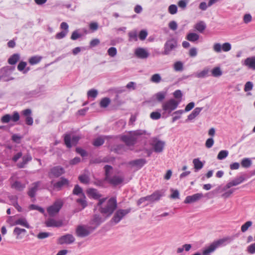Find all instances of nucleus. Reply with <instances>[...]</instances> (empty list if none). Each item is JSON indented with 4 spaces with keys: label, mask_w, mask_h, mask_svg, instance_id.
<instances>
[{
    "label": "nucleus",
    "mask_w": 255,
    "mask_h": 255,
    "mask_svg": "<svg viewBox=\"0 0 255 255\" xmlns=\"http://www.w3.org/2000/svg\"><path fill=\"white\" fill-rule=\"evenodd\" d=\"M106 200V198L100 199L97 206L99 207V211L101 213L109 217L117 207V200L116 197H112L109 199L105 205H103Z\"/></svg>",
    "instance_id": "f257e3e1"
},
{
    "label": "nucleus",
    "mask_w": 255,
    "mask_h": 255,
    "mask_svg": "<svg viewBox=\"0 0 255 255\" xmlns=\"http://www.w3.org/2000/svg\"><path fill=\"white\" fill-rule=\"evenodd\" d=\"M146 133L145 130L141 129L130 131L128 135H122L121 139L127 145L132 146L135 144L136 140L140 136L145 134Z\"/></svg>",
    "instance_id": "f03ea898"
},
{
    "label": "nucleus",
    "mask_w": 255,
    "mask_h": 255,
    "mask_svg": "<svg viewBox=\"0 0 255 255\" xmlns=\"http://www.w3.org/2000/svg\"><path fill=\"white\" fill-rule=\"evenodd\" d=\"M232 241V238L227 237L218 240L213 242L209 246L205 248L203 251V255H208L210 253L214 252L217 248L221 246L226 245L227 244L230 243Z\"/></svg>",
    "instance_id": "7ed1b4c3"
},
{
    "label": "nucleus",
    "mask_w": 255,
    "mask_h": 255,
    "mask_svg": "<svg viewBox=\"0 0 255 255\" xmlns=\"http://www.w3.org/2000/svg\"><path fill=\"white\" fill-rule=\"evenodd\" d=\"M179 104V102L176 101L174 99H170L163 103L162 105V115H169L172 111L178 107Z\"/></svg>",
    "instance_id": "20e7f679"
},
{
    "label": "nucleus",
    "mask_w": 255,
    "mask_h": 255,
    "mask_svg": "<svg viewBox=\"0 0 255 255\" xmlns=\"http://www.w3.org/2000/svg\"><path fill=\"white\" fill-rule=\"evenodd\" d=\"M177 47V42L174 38H171L166 41L164 46L163 55H169L170 52Z\"/></svg>",
    "instance_id": "39448f33"
},
{
    "label": "nucleus",
    "mask_w": 255,
    "mask_h": 255,
    "mask_svg": "<svg viewBox=\"0 0 255 255\" xmlns=\"http://www.w3.org/2000/svg\"><path fill=\"white\" fill-rule=\"evenodd\" d=\"M63 206V203L60 200L56 201L53 205L49 207L47 211L50 217L55 216L61 209Z\"/></svg>",
    "instance_id": "423d86ee"
},
{
    "label": "nucleus",
    "mask_w": 255,
    "mask_h": 255,
    "mask_svg": "<svg viewBox=\"0 0 255 255\" xmlns=\"http://www.w3.org/2000/svg\"><path fill=\"white\" fill-rule=\"evenodd\" d=\"M130 208L127 209H119L115 212L112 219V221L117 224L119 223L124 217L130 213Z\"/></svg>",
    "instance_id": "0eeeda50"
},
{
    "label": "nucleus",
    "mask_w": 255,
    "mask_h": 255,
    "mask_svg": "<svg viewBox=\"0 0 255 255\" xmlns=\"http://www.w3.org/2000/svg\"><path fill=\"white\" fill-rule=\"evenodd\" d=\"M150 144L152 146L154 151L159 153L163 151L165 142L158 139L156 137H153L151 139Z\"/></svg>",
    "instance_id": "6e6552de"
},
{
    "label": "nucleus",
    "mask_w": 255,
    "mask_h": 255,
    "mask_svg": "<svg viewBox=\"0 0 255 255\" xmlns=\"http://www.w3.org/2000/svg\"><path fill=\"white\" fill-rule=\"evenodd\" d=\"M231 44L229 42H226L222 45L219 43H215L213 47L214 51L217 53L221 52L222 50L224 52H228L231 49Z\"/></svg>",
    "instance_id": "1a4fd4ad"
},
{
    "label": "nucleus",
    "mask_w": 255,
    "mask_h": 255,
    "mask_svg": "<svg viewBox=\"0 0 255 255\" xmlns=\"http://www.w3.org/2000/svg\"><path fill=\"white\" fill-rule=\"evenodd\" d=\"M65 172L64 169L60 166H54L51 168L48 173L49 178L59 177Z\"/></svg>",
    "instance_id": "9d476101"
},
{
    "label": "nucleus",
    "mask_w": 255,
    "mask_h": 255,
    "mask_svg": "<svg viewBox=\"0 0 255 255\" xmlns=\"http://www.w3.org/2000/svg\"><path fill=\"white\" fill-rule=\"evenodd\" d=\"M90 233L89 228L83 225L78 226L76 230L77 236L80 238L86 237L89 235Z\"/></svg>",
    "instance_id": "9b49d317"
},
{
    "label": "nucleus",
    "mask_w": 255,
    "mask_h": 255,
    "mask_svg": "<svg viewBox=\"0 0 255 255\" xmlns=\"http://www.w3.org/2000/svg\"><path fill=\"white\" fill-rule=\"evenodd\" d=\"M80 138L81 137L78 135H74L71 137L70 134H68L65 135L64 140L66 146L68 148H71L72 147L71 141L72 140L73 144L76 145Z\"/></svg>",
    "instance_id": "f8f14e48"
},
{
    "label": "nucleus",
    "mask_w": 255,
    "mask_h": 255,
    "mask_svg": "<svg viewBox=\"0 0 255 255\" xmlns=\"http://www.w3.org/2000/svg\"><path fill=\"white\" fill-rule=\"evenodd\" d=\"M75 241V239L74 237L72 235L69 234L62 236L58 239L59 244L60 245L71 244L74 243Z\"/></svg>",
    "instance_id": "ddd939ff"
},
{
    "label": "nucleus",
    "mask_w": 255,
    "mask_h": 255,
    "mask_svg": "<svg viewBox=\"0 0 255 255\" xmlns=\"http://www.w3.org/2000/svg\"><path fill=\"white\" fill-rule=\"evenodd\" d=\"M204 197L201 193H198L191 196H188L186 197L184 202L185 204H191L197 202Z\"/></svg>",
    "instance_id": "4468645a"
},
{
    "label": "nucleus",
    "mask_w": 255,
    "mask_h": 255,
    "mask_svg": "<svg viewBox=\"0 0 255 255\" xmlns=\"http://www.w3.org/2000/svg\"><path fill=\"white\" fill-rule=\"evenodd\" d=\"M245 180V178L241 176L238 177L233 181L228 182L223 188V191H225L228 189L230 188L232 186H237L241 183H242Z\"/></svg>",
    "instance_id": "2eb2a0df"
},
{
    "label": "nucleus",
    "mask_w": 255,
    "mask_h": 255,
    "mask_svg": "<svg viewBox=\"0 0 255 255\" xmlns=\"http://www.w3.org/2000/svg\"><path fill=\"white\" fill-rule=\"evenodd\" d=\"M69 184V181L64 178L61 177L59 181L53 183V188L57 191L61 190L64 186H68Z\"/></svg>",
    "instance_id": "dca6fc26"
},
{
    "label": "nucleus",
    "mask_w": 255,
    "mask_h": 255,
    "mask_svg": "<svg viewBox=\"0 0 255 255\" xmlns=\"http://www.w3.org/2000/svg\"><path fill=\"white\" fill-rule=\"evenodd\" d=\"M47 227H60L63 225L62 220H56L53 218H48L45 222Z\"/></svg>",
    "instance_id": "f3484780"
},
{
    "label": "nucleus",
    "mask_w": 255,
    "mask_h": 255,
    "mask_svg": "<svg viewBox=\"0 0 255 255\" xmlns=\"http://www.w3.org/2000/svg\"><path fill=\"white\" fill-rule=\"evenodd\" d=\"M146 163V160L143 158L133 160L128 162V164L131 166L136 167L137 169H140Z\"/></svg>",
    "instance_id": "a211bd4d"
},
{
    "label": "nucleus",
    "mask_w": 255,
    "mask_h": 255,
    "mask_svg": "<svg viewBox=\"0 0 255 255\" xmlns=\"http://www.w3.org/2000/svg\"><path fill=\"white\" fill-rule=\"evenodd\" d=\"M23 115L26 117L25 123L28 126H32L33 125V120L32 117L31 116V110L29 109H27L22 111Z\"/></svg>",
    "instance_id": "6ab92c4d"
},
{
    "label": "nucleus",
    "mask_w": 255,
    "mask_h": 255,
    "mask_svg": "<svg viewBox=\"0 0 255 255\" xmlns=\"http://www.w3.org/2000/svg\"><path fill=\"white\" fill-rule=\"evenodd\" d=\"M41 182L40 181H37L32 184L31 187L29 188L28 191V195L31 198L34 197L35 193L38 190V187L39 186Z\"/></svg>",
    "instance_id": "aec40b11"
},
{
    "label": "nucleus",
    "mask_w": 255,
    "mask_h": 255,
    "mask_svg": "<svg viewBox=\"0 0 255 255\" xmlns=\"http://www.w3.org/2000/svg\"><path fill=\"white\" fill-rule=\"evenodd\" d=\"M135 55L140 59H145L149 56V53L143 48H137L135 50Z\"/></svg>",
    "instance_id": "412c9836"
},
{
    "label": "nucleus",
    "mask_w": 255,
    "mask_h": 255,
    "mask_svg": "<svg viewBox=\"0 0 255 255\" xmlns=\"http://www.w3.org/2000/svg\"><path fill=\"white\" fill-rule=\"evenodd\" d=\"M109 183L116 186L121 184L124 181V178L119 176H114L113 177H109L106 180Z\"/></svg>",
    "instance_id": "4be33fe9"
},
{
    "label": "nucleus",
    "mask_w": 255,
    "mask_h": 255,
    "mask_svg": "<svg viewBox=\"0 0 255 255\" xmlns=\"http://www.w3.org/2000/svg\"><path fill=\"white\" fill-rule=\"evenodd\" d=\"M22 161L19 162L17 164V166L19 168H23L25 167V165L32 160L31 156L27 153L26 155L22 156Z\"/></svg>",
    "instance_id": "5701e85b"
},
{
    "label": "nucleus",
    "mask_w": 255,
    "mask_h": 255,
    "mask_svg": "<svg viewBox=\"0 0 255 255\" xmlns=\"http://www.w3.org/2000/svg\"><path fill=\"white\" fill-rule=\"evenodd\" d=\"M244 65L250 69L255 70V57H248L246 59Z\"/></svg>",
    "instance_id": "b1692460"
},
{
    "label": "nucleus",
    "mask_w": 255,
    "mask_h": 255,
    "mask_svg": "<svg viewBox=\"0 0 255 255\" xmlns=\"http://www.w3.org/2000/svg\"><path fill=\"white\" fill-rule=\"evenodd\" d=\"M210 72V69L208 67L204 68L201 71L198 72L193 75L198 78H204L207 77Z\"/></svg>",
    "instance_id": "393cba45"
},
{
    "label": "nucleus",
    "mask_w": 255,
    "mask_h": 255,
    "mask_svg": "<svg viewBox=\"0 0 255 255\" xmlns=\"http://www.w3.org/2000/svg\"><path fill=\"white\" fill-rule=\"evenodd\" d=\"M87 194L95 199H98L101 197V195L98 190L94 188H90L87 191Z\"/></svg>",
    "instance_id": "a878e982"
},
{
    "label": "nucleus",
    "mask_w": 255,
    "mask_h": 255,
    "mask_svg": "<svg viewBox=\"0 0 255 255\" xmlns=\"http://www.w3.org/2000/svg\"><path fill=\"white\" fill-rule=\"evenodd\" d=\"M19 225L27 228H29L30 226L27 220L24 218H21L16 220L13 223V225Z\"/></svg>",
    "instance_id": "bb28decb"
},
{
    "label": "nucleus",
    "mask_w": 255,
    "mask_h": 255,
    "mask_svg": "<svg viewBox=\"0 0 255 255\" xmlns=\"http://www.w3.org/2000/svg\"><path fill=\"white\" fill-rule=\"evenodd\" d=\"M187 40L191 42H195L197 41L199 38V35L195 33H189L186 37Z\"/></svg>",
    "instance_id": "cd10ccee"
},
{
    "label": "nucleus",
    "mask_w": 255,
    "mask_h": 255,
    "mask_svg": "<svg viewBox=\"0 0 255 255\" xmlns=\"http://www.w3.org/2000/svg\"><path fill=\"white\" fill-rule=\"evenodd\" d=\"M206 24L203 21L197 23L194 26V28L200 33H202L206 29Z\"/></svg>",
    "instance_id": "c85d7f7f"
},
{
    "label": "nucleus",
    "mask_w": 255,
    "mask_h": 255,
    "mask_svg": "<svg viewBox=\"0 0 255 255\" xmlns=\"http://www.w3.org/2000/svg\"><path fill=\"white\" fill-rule=\"evenodd\" d=\"M19 59V55L17 53H15L11 55L8 59V62L10 65H14Z\"/></svg>",
    "instance_id": "c756f323"
},
{
    "label": "nucleus",
    "mask_w": 255,
    "mask_h": 255,
    "mask_svg": "<svg viewBox=\"0 0 255 255\" xmlns=\"http://www.w3.org/2000/svg\"><path fill=\"white\" fill-rule=\"evenodd\" d=\"M194 168L196 170H199L203 167V163L199 160V158H195L193 160Z\"/></svg>",
    "instance_id": "7c9ffc66"
},
{
    "label": "nucleus",
    "mask_w": 255,
    "mask_h": 255,
    "mask_svg": "<svg viewBox=\"0 0 255 255\" xmlns=\"http://www.w3.org/2000/svg\"><path fill=\"white\" fill-rule=\"evenodd\" d=\"M150 196V198H151V202H153L159 200L160 197L162 196V194L160 191H156Z\"/></svg>",
    "instance_id": "2f4dec72"
},
{
    "label": "nucleus",
    "mask_w": 255,
    "mask_h": 255,
    "mask_svg": "<svg viewBox=\"0 0 255 255\" xmlns=\"http://www.w3.org/2000/svg\"><path fill=\"white\" fill-rule=\"evenodd\" d=\"M9 199L11 201L12 205L17 210L18 212L22 211L21 207L18 205L16 198L13 196L9 197Z\"/></svg>",
    "instance_id": "473e14b6"
},
{
    "label": "nucleus",
    "mask_w": 255,
    "mask_h": 255,
    "mask_svg": "<svg viewBox=\"0 0 255 255\" xmlns=\"http://www.w3.org/2000/svg\"><path fill=\"white\" fill-rule=\"evenodd\" d=\"M25 186L24 184H23L19 181H15L11 185V187L12 188L15 189L18 191L22 190L25 188Z\"/></svg>",
    "instance_id": "72a5a7b5"
},
{
    "label": "nucleus",
    "mask_w": 255,
    "mask_h": 255,
    "mask_svg": "<svg viewBox=\"0 0 255 255\" xmlns=\"http://www.w3.org/2000/svg\"><path fill=\"white\" fill-rule=\"evenodd\" d=\"M252 165V160L249 158H245L242 159L241 165L244 168H249Z\"/></svg>",
    "instance_id": "f704fd0d"
},
{
    "label": "nucleus",
    "mask_w": 255,
    "mask_h": 255,
    "mask_svg": "<svg viewBox=\"0 0 255 255\" xmlns=\"http://www.w3.org/2000/svg\"><path fill=\"white\" fill-rule=\"evenodd\" d=\"M78 179L81 183L85 184H88L90 181L89 177L85 174L80 175L78 177Z\"/></svg>",
    "instance_id": "c9c22d12"
},
{
    "label": "nucleus",
    "mask_w": 255,
    "mask_h": 255,
    "mask_svg": "<svg viewBox=\"0 0 255 255\" xmlns=\"http://www.w3.org/2000/svg\"><path fill=\"white\" fill-rule=\"evenodd\" d=\"M183 113H184V111L182 110H179L176 111L174 112V113H173L172 115H176V116H175L174 117H173L172 118V122L174 123L176 121H177V120L180 119L181 118V115Z\"/></svg>",
    "instance_id": "e433bc0d"
},
{
    "label": "nucleus",
    "mask_w": 255,
    "mask_h": 255,
    "mask_svg": "<svg viewBox=\"0 0 255 255\" xmlns=\"http://www.w3.org/2000/svg\"><path fill=\"white\" fill-rule=\"evenodd\" d=\"M41 56H34L30 57L29 59V62L31 65H34L38 63L41 60Z\"/></svg>",
    "instance_id": "4c0bfd02"
},
{
    "label": "nucleus",
    "mask_w": 255,
    "mask_h": 255,
    "mask_svg": "<svg viewBox=\"0 0 255 255\" xmlns=\"http://www.w3.org/2000/svg\"><path fill=\"white\" fill-rule=\"evenodd\" d=\"M110 102L111 100L109 98H104L101 100L100 106L101 108H106L109 106Z\"/></svg>",
    "instance_id": "58836bf2"
},
{
    "label": "nucleus",
    "mask_w": 255,
    "mask_h": 255,
    "mask_svg": "<svg viewBox=\"0 0 255 255\" xmlns=\"http://www.w3.org/2000/svg\"><path fill=\"white\" fill-rule=\"evenodd\" d=\"M229 154V152L228 150H223L220 151L218 155H217V159L219 160H223L226 158Z\"/></svg>",
    "instance_id": "ea45409f"
},
{
    "label": "nucleus",
    "mask_w": 255,
    "mask_h": 255,
    "mask_svg": "<svg viewBox=\"0 0 255 255\" xmlns=\"http://www.w3.org/2000/svg\"><path fill=\"white\" fill-rule=\"evenodd\" d=\"M150 81L155 83H159L161 81V77L159 74H154L150 78Z\"/></svg>",
    "instance_id": "a19ab883"
},
{
    "label": "nucleus",
    "mask_w": 255,
    "mask_h": 255,
    "mask_svg": "<svg viewBox=\"0 0 255 255\" xmlns=\"http://www.w3.org/2000/svg\"><path fill=\"white\" fill-rule=\"evenodd\" d=\"M73 194L76 195H79L80 194H82L83 195V189L78 184L75 185L74 188L73 190Z\"/></svg>",
    "instance_id": "79ce46f5"
},
{
    "label": "nucleus",
    "mask_w": 255,
    "mask_h": 255,
    "mask_svg": "<svg viewBox=\"0 0 255 255\" xmlns=\"http://www.w3.org/2000/svg\"><path fill=\"white\" fill-rule=\"evenodd\" d=\"M105 171V180L110 177V172L113 169V167L111 165H106L104 166Z\"/></svg>",
    "instance_id": "37998d69"
},
{
    "label": "nucleus",
    "mask_w": 255,
    "mask_h": 255,
    "mask_svg": "<svg viewBox=\"0 0 255 255\" xmlns=\"http://www.w3.org/2000/svg\"><path fill=\"white\" fill-rule=\"evenodd\" d=\"M222 72L220 67H215L212 70V75L215 77H218L221 76Z\"/></svg>",
    "instance_id": "c03bdc74"
},
{
    "label": "nucleus",
    "mask_w": 255,
    "mask_h": 255,
    "mask_svg": "<svg viewBox=\"0 0 255 255\" xmlns=\"http://www.w3.org/2000/svg\"><path fill=\"white\" fill-rule=\"evenodd\" d=\"M98 92L97 90L93 89L89 90L87 92V96L88 98H92L95 99L97 97Z\"/></svg>",
    "instance_id": "a18cd8bd"
},
{
    "label": "nucleus",
    "mask_w": 255,
    "mask_h": 255,
    "mask_svg": "<svg viewBox=\"0 0 255 255\" xmlns=\"http://www.w3.org/2000/svg\"><path fill=\"white\" fill-rule=\"evenodd\" d=\"M174 69L176 71H181L183 69V64L181 61H177L174 64Z\"/></svg>",
    "instance_id": "49530a36"
},
{
    "label": "nucleus",
    "mask_w": 255,
    "mask_h": 255,
    "mask_svg": "<svg viewBox=\"0 0 255 255\" xmlns=\"http://www.w3.org/2000/svg\"><path fill=\"white\" fill-rule=\"evenodd\" d=\"M253 223L251 221H247L241 227V231L243 233L246 232L248 229L252 226Z\"/></svg>",
    "instance_id": "de8ad7c7"
},
{
    "label": "nucleus",
    "mask_w": 255,
    "mask_h": 255,
    "mask_svg": "<svg viewBox=\"0 0 255 255\" xmlns=\"http://www.w3.org/2000/svg\"><path fill=\"white\" fill-rule=\"evenodd\" d=\"M104 139L102 137H99L95 139L93 142V145L95 146H99L104 143Z\"/></svg>",
    "instance_id": "09e8293b"
},
{
    "label": "nucleus",
    "mask_w": 255,
    "mask_h": 255,
    "mask_svg": "<svg viewBox=\"0 0 255 255\" xmlns=\"http://www.w3.org/2000/svg\"><path fill=\"white\" fill-rule=\"evenodd\" d=\"M166 93L162 92L157 93L155 97L158 102H162L165 98Z\"/></svg>",
    "instance_id": "8fccbe9b"
},
{
    "label": "nucleus",
    "mask_w": 255,
    "mask_h": 255,
    "mask_svg": "<svg viewBox=\"0 0 255 255\" xmlns=\"http://www.w3.org/2000/svg\"><path fill=\"white\" fill-rule=\"evenodd\" d=\"M83 198L78 199L77 200V202L79 203L82 206V208L84 209L87 206V202L85 200L86 197L84 194H83Z\"/></svg>",
    "instance_id": "3c124183"
},
{
    "label": "nucleus",
    "mask_w": 255,
    "mask_h": 255,
    "mask_svg": "<svg viewBox=\"0 0 255 255\" xmlns=\"http://www.w3.org/2000/svg\"><path fill=\"white\" fill-rule=\"evenodd\" d=\"M26 231L24 229H21L18 227H15L13 230V233L17 236V238H18L19 236L22 234L26 233Z\"/></svg>",
    "instance_id": "603ef678"
},
{
    "label": "nucleus",
    "mask_w": 255,
    "mask_h": 255,
    "mask_svg": "<svg viewBox=\"0 0 255 255\" xmlns=\"http://www.w3.org/2000/svg\"><path fill=\"white\" fill-rule=\"evenodd\" d=\"M92 221L96 223L97 225H99L103 222L101 217L99 215H95L92 219Z\"/></svg>",
    "instance_id": "864d4df0"
},
{
    "label": "nucleus",
    "mask_w": 255,
    "mask_h": 255,
    "mask_svg": "<svg viewBox=\"0 0 255 255\" xmlns=\"http://www.w3.org/2000/svg\"><path fill=\"white\" fill-rule=\"evenodd\" d=\"M51 235L50 233L40 232L37 235V238L39 239H44L49 237Z\"/></svg>",
    "instance_id": "5fc2aeb1"
},
{
    "label": "nucleus",
    "mask_w": 255,
    "mask_h": 255,
    "mask_svg": "<svg viewBox=\"0 0 255 255\" xmlns=\"http://www.w3.org/2000/svg\"><path fill=\"white\" fill-rule=\"evenodd\" d=\"M177 11V7L175 4H171L168 7V12L171 14L176 13Z\"/></svg>",
    "instance_id": "6e6d98bb"
},
{
    "label": "nucleus",
    "mask_w": 255,
    "mask_h": 255,
    "mask_svg": "<svg viewBox=\"0 0 255 255\" xmlns=\"http://www.w3.org/2000/svg\"><path fill=\"white\" fill-rule=\"evenodd\" d=\"M108 53L111 57L115 56L117 53L116 48L114 47H110L108 50Z\"/></svg>",
    "instance_id": "4d7b16f0"
},
{
    "label": "nucleus",
    "mask_w": 255,
    "mask_h": 255,
    "mask_svg": "<svg viewBox=\"0 0 255 255\" xmlns=\"http://www.w3.org/2000/svg\"><path fill=\"white\" fill-rule=\"evenodd\" d=\"M253 84L252 82L248 81L247 82L244 87V91L245 92H248L253 89Z\"/></svg>",
    "instance_id": "13d9d810"
},
{
    "label": "nucleus",
    "mask_w": 255,
    "mask_h": 255,
    "mask_svg": "<svg viewBox=\"0 0 255 255\" xmlns=\"http://www.w3.org/2000/svg\"><path fill=\"white\" fill-rule=\"evenodd\" d=\"M12 70V69L10 66H5L1 69L0 71L3 72V75L1 77H3L8 73V72Z\"/></svg>",
    "instance_id": "bf43d9fd"
},
{
    "label": "nucleus",
    "mask_w": 255,
    "mask_h": 255,
    "mask_svg": "<svg viewBox=\"0 0 255 255\" xmlns=\"http://www.w3.org/2000/svg\"><path fill=\"white\" fill-rule=\"evenodd\" d=\"M76 151L82 157L86 156L88 155V153L85 150L80 147L76 148Z\"/></svg>",
    "instance_id": "052dcab7"
},
{
    "label": "nucleus",
    "mask_w": 255,
    "mask_h": 255,
    "mask_svg": "<svg viewBox=\"0 0 255 255\" xmlns=\"http://www.w3.org/2000/svg\"><path fill=\"white\" fill-rule=\"evenodd\" d=\"M150 117L153 120H158L161 117V114L157 112H152L150 115Z\"/></svg>",
    "instance_id": "680f3d73"
},
{
    "label": "nucleus",
    "mask_w": 255,
    "mask_h": 255,
    "mask_svg": "<svg viewBox=\"0 0 255 255\" xmlns=\"http://www.w3.org/2000/svg\"><path fill=\"white\" fill-rule=\"evenodd\" d=\"M11 120V116L9 114H6L1 118V122L2 123H8Z\"/></svg>",
    "instance_id": "e2e57ef3"
},
{
    "label": "nucleus",
    "mask_w": 255,
    "mask_h": 255,
    "mask_svg": "<svg viewBox=\"0 0 255 255\" xmlns=\"http://www.w3.org/2000/svg\"><path fill=\"white\" fill-rule=\"evenodd\" d=\"M188 0H180L178 2V6L182 8L185 9L186 7Z\"/></svg>",
    "instance_id": "0e129e2a"
},
{
    "label": "nucleus",
    "mask_w": 255,
    "mask_h": 255,
    "mask_svg": "<svg viewBox=\"0 0 255 255\" xmlns=\"http://www.w3.org/2000/svg\"><path fill=\"white\" fill-rule=\"evenodd\" d=\"M169 28L172 30H176L177 29V24L175 21H171L168 24Z\"/></svg>",
    "instance_id": "69168bd1"
},
{
    "label": "nucleus",
    "mask_w": 255,
    "mask_h": 255,
    "mask_svg": "<svg viewBox=\"0 0 255 255\" xmlns=\"http://www.w3.org/2000/svg\"><path fill=\"white\" fill-rule=\"evenodd\" d=\"M19 120V113L15 111L13 112L12 116H11V120L14 122H17Z\"/></svg>",
    "instance_id": "338daca9"
},
{
    "label": "nucleus",
    "mask_w": 255,
    "mask_h": 255,
    "mask_svg": "<svg viewBox=\"0 0 255 255\" xmlns=\"http://www.w3.org/2000/svg\"><path fill=\"white\" fill-rule=\"evenodd\" d=\"M81 37V34L79 33L77 30H75L72 32L71 39L73 40H75Z\"/></svg>",
    "instance_id": "774afa93"
}]
</instances>
